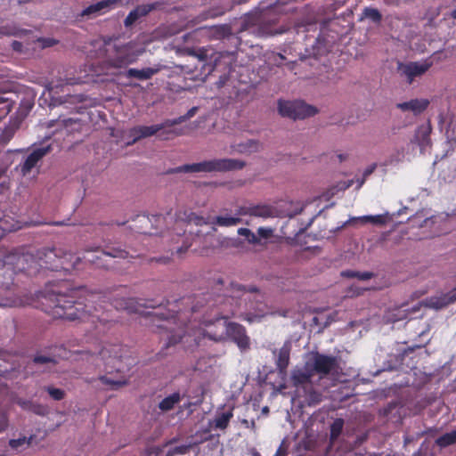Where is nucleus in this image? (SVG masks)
<instances>
[{"label":"nucleus","mask_w":456,"mask_h":456,"mask_svg":"<svg viewBox=\"0 0 456 456\" xmlns=\"http://www.w3.org/2000/svg\"><path fill=\"white\" fill-rule=\"evenodd\" d=\"M33 439V436H29L27 438L26 436L19 437L17 439H11L9 440V445L13 450H19L20 447L24 446L25 444L29 445L31 444V441Z\"/></svg>","instance_id":"obj_40"},{"label":"nucleus","mask_w":456,"mask_h":456,"mask_svg":"<svg viewBox=\"0 0 456 456\" xmlns=\"http://www.w3.org/2000/svg\"><path fill=\"white\" fill-rule=\"evenodd\" d=\"M195 111H196V108H191V109L187 112V114H186V115L180 116V117H178L177 118H182V119H181V121H180V123L184 122L186 119H188V118H191V117L194 115Z\"/></svg>","instance_id":"obj_53"},{"label":"nucleus","mask_w":456,"mask_h":456,"mask_svg":"<svg viewBox=\"0 0 456 456\" xmlns=\"http://www.w3.org/2000/svg\"><path fill=\"white\" fill-rule=\"evenodd\" d=\"M200 304V301L197 300L196 305L191 306V313L197 312L199 310V308L203 307V305H199Z\"/></svg>","instance_id":"obj_58"},{"label":"nucleus","mask_w":456,"mask_h":456,"mask_svg":"<svg viewBox=\"0 0 456 456\" xmlns=\"http://www.w3.org/2000/svg\"><path fill=\"white\" fill-rule=\"evenodd\" d=\"M258 142L254 140H248L246 142L232 146L233 150L239 153H251L257 150Z\"/></svg>","instance_id":"obj_32"},{"label":"nucleus","mask_w":456,"mask_h":456,"mask_svg":"<svg viewBox=\"0 0 456 456\" xmlns=\"http://www.w3.org/2000/svg\"><path fill=\"white\" fill-rule=\"evenodd\" d=\"M456 302V289L441 294L440 296L432 297L426 300V305L430 308L442 309L451 304Z\"/></svg>","instance_id":"obj_23"},{"label":"nucleus","mask_w":456,"mask_h":456,"mask_svg":"<svg viewBox=\"0 0 456 456\" xmlns=\"http://www.w3.org/2000/svg\"><path fill=\"white\" fill-rule=\"evenodd\" d=\"M171 262V257L168 256H162L159 257H152L149 259V263H157L159 265H167Z\"/></svg>","instance_id":"obj_46"},{"label":"nucleus","mask_w":456,"mask_h":456,"mask_svg":"<svg viewBox=\"0 0 456 456\" xmlns=\"http://www.w3.org/2000/svg\"><path fill=\"white\" fill-rule=\"evenodd\" d=\"M33 362L36 364H46V363L55 364L57 362L53 356L40 355V354L34 356Z\"/></svg>","instance_id":"obj_43"},{"label":"nucleus","mask_w":456,"mask_h":456,"mask_svg":"<svg viewBox=\"0 0 456 456\" xmlns=\"http://www.w3.org/2000/svg\"><path fill=\"white\" fill-rule=\"evenodd\" d=\"M342 275L344 277H348V278H357L361 281H367V280H370L371 279L374 274L373 273H370V272H356V271H344L342 272Z\"/></svg>","instance_id":"obj_37"},{"label":"nucleus","mask_w":456,"mask_h":456,"mask_svg":"<svg viewBox=\"0 0 456 456\" xmlns=\"http://www.w3.org/2000/svg\"><path fill=\"white\" fill-rule=\"evenodd\" d=\"M353 221H361L362 224L371 223L373 224L383 225L386 224V217L382 215L377 216H363L360 217L354 218Z\"/></svg>","instance_id":"obj_36"},{"label":"nucleus","mask_w":456,"mask_h":456,"mask_svg":"<svg viewBox=\"0 0 456 456\" xmlns=\"http://www.w3.org/2000/svg\"><path fill=\"white\" fill-rule=\"evenodd\" d=\"M176 221L183 222L187 224H194L196 225H202L211 224L213 225H218L221 227H230L237 225L241 223L240 216L236 213L235 216H217L214 217L211 221L207 220L203 216H198L197 214L191 212V210H179L176 213Z\"/></svg>","instance_id":"obj_11"},{"label":"nucleus","mask_w":456,"mask_h":456,"mask_svg":"<svg viewBox=\"0 0 456 456\" xmlns=\"http://www.w3.org/2000/svg\"><path fill=\"white\" fill-rule=\"evenodd\" d=\"M8 426V419L5 414L0 413V433L4 431Z\"/></svg>","instance_id":"obj_52"},{"label":"nucleus","mask_w":456,"mask_h":456,"mask_svg":"<svg viewBox=\"0 0 456 456\" xmlns=\"http://www.w3.org/2000/svg\"><path fill=\"white\" fill-rule=\"evenodd\" d=\"M192 55L197 58L198 63L195 64L194 69H191L189 65L184 66L187 69L186 72L191 75L192 79L203 80L214 70V66L207 61L208 50L200 48L197 52L193 51Z\"/></svg>","instance_id":"obj_14"},{"label":"nucleus","mask_w":456,"mask_h":456,"mask_svg":"<svg viewBox=\"0 0 456 456\" xmlns=\"http://www.w3.org/2000/svg\"><path fill=\"white\" fill-rule=\"evenodd\" d=\"M297 396L302 398V403L307 406H314L322 401V394L315 389L313 384H308L302 389L297 390Z\"/></svg>","instance_id":"obj_19"},{"label":"nucleus","mask_w":456,"mask_h":456,"mask_svg":"<svg viewBox=\"0 0 456 456\" xmlns=\"http://www.w3.org/2000/svg\"><path fill=\"white\" fill-rule=\"evenodd\" d=\"M79 263L80 258L70 252L61 248H44L37 249L36 253H22L18 257L17 265L20 270L29 273L37 272L39 268L70 273L77 267Z\"/></svg>","instance_id":"obj_3"},{"label":"nucleus","mask_w":456,"mask_h":456,"mask_svg":"<svg viewBox=\"0 0 456 456\" xmlns=\"http://www.w3.org/2000/svg\"><path fill=\"white\" fill-rule=\"evenodd\" d=\"M344 427V420L342 419H336L330 425V440H336L342 433Z\"/></svg>","instance_id":"obj_38"},{"label":"nucleus","mask_w":456,"mask_h":456,"mask_svg":"<svg viewBox=\"0 0 456 456\" xmlns=\"http://www.w3.org/2000/svg\"><path fill=\"white\" fill-rule=\"evenodd\" d=\"M314 372L310 368V362H307L305 364V370H294L291 373V380L293 386L297 387V390L302 389L308 384H312V378L314 376Z\"/></svg>","instance_id":"obj_22"},{"label":"nucleus","mask_w":456,"mask_h":456,"mask_svg":"<svg viewBox=\"0 0 456 456\" xmlns=\"http://www.w3.org/2000/svg\"><path fill=\"white\" fill-rule=\"evenodd\" d=\"M223 284H224L223 281L221 279H218L216 281V289H221V287L223 286Z\"/></svg>","instance_id":"obj_63"},{"label":"nucleus","mask_w":456,"mask_h":456,"mask_svg":"<svg viewBox=\"0 0 456 456\" xmlns=\"http://www.w3.org/2000/svg\"><path fill=\"white\" fill-rule=\"evenodd\" d=\"M206 302L208 308L216 307L218 312L216 314L214 319L204 320L203 335L214 341H223L226 338L228 323L227 320L232 317L224 312V304L216 301L214 305L216 295L212 297L211 294H204L202 298Z\"/></svg>","instance_id":"obj_7"},{"label":"nucleus","mask_w":456,"mask_h":456,"mask_svg":"<svg viewBox=\"0 0 456 456\" xmlns=\"http://www.w3.org/2000/svg\"><path fill=\"white\" fill-rule=\"evenodd\" d=\"M246 162L234 159H214L199 163L185 164L167 171L168 174L176 173H212L241 170Z\"/></svg>","instance_id":"obj_8"},{"label":"nucleus","mask_w":456,"mask_h":456,"mask_svg":"<svg viewBox=\"0 0 456 456\" xmlns=\"http://www.w3.org/2000/svg\"><path fill=\"white\" fill-rule=\"evenodd\" d=\"M182 401V395L179 392H175L170 395L165 397L159 403V408L162 411H168L175 408V406Z\"/></svg>","instance_id":"obj_29"},{"label":"nucleus","mask_w":456,"mask_h":456,"mask_svg":"<svg viewBox=\"0 0 456 456\" xmlns=\"http://www.w3.org/2000/svg\"><path fill=\"white\" fill-rule=\"evenodd\" d=\"M159 5V3H151L147 4L137 5L134 9L129 12L126 19L124 20V26L130 28L138 20L147 16L151 12L156 10Z\"/></svg>","instance_id":"obj_18"},{"label":"nucleus","mask_w":456,"mask_h":456,"mask_svg":"<svg viewBox=\"0 0 456 456\" xmlns=\"http://www.w3.org/2000/svg\"><path fill=\"white\" fill-rule=\"evenodd\" d=\"M310 368L314 374L321 377H326L331 373H337L339 367L338 358L334 355H328L321 353H315L313 355V361L310 362Z\"/></svg>","instance_id":"obj_13"},{"label":"nucleus","mask_w":456,"mask_h":456,"mask_svg":"<svg viewBox=\"0 0 456 456\" xmlns=\"http://www.w3.org/2000/svg\"><path fill=\"white\" fill-rule=\"evenodd\" d=\"M224 13V12H209V17L211 18H215V17H217V16H220Z\"/></svg>","instance_id":"obj_61"},{"label":"nucleus","mask_w":456,"mask_h":456,"mask_svg":"<svg viewBox=\"0 0 456 456\" xmlns=\"http://www.w3.org/2000/svg\"><path fill=\"white\" fill-rule=\"evenodd\" d=\"M273 234V229L270 227H259L256 232V235L260 240L265 239L268 240Z\"/></svg>","instance_id":"obj_44"},{"label":"nucleus","mask_w":456,"mask_h":456,"mask_svg":"<svg viewBox=\"0 0 456 456\" xmlns=\"http://www.w3.org/2000/svg\"><path fill=\"white\" fill-rule=\"evenodd\" d=\"M45 390L48 392L50 396L55 401H61L65 396L64 390H62L61 388L47 387H45Z\"/></svg>","instance_id":"obj_42"},{"label":"nucleus","mask_w":456,"mask_h":456,"mask_svg":"<svg viewBox=\"0 0 456 456\" xmlns=\"http://www.w3.org/2000/svg\"><path fill=\"white\" fill-rule=\"evenodd\" d=\"M216 301L224 304V313L248 323L259 322L268 314L264 296L255 286L247 289L243 285L231 283L223 294L216 295Z\"/></svg>","instance_id":"obj_2"},{"label":"nucleus","mask_w":456,"mask_h":456,"mask_svg":"<svg viewBox=\"0 0 456 456\" xmlns=\"http://www.w3.org/2000/svg\"><path fill=\"white\" fill-rule=\"evenodd\" d=\"M403 156H404L403 149H402L401 151L397 150L396 153L393 154L390 157V163H393L394 161H396V162L401 161L402 159L403 158Z\"/></svg>","instance_id":"obj_50"},{"label":"nucleus","mask_w":456,"mask_h":456,"mask_svg":"<svg viewBox=\"0 0 456 456\" xmlns=\"http://www.w3.org/2000/svg\"><path fill=\"white\" fill-rule=\"evenodd\" d=\"M23 305L22 300L19 299V300H15V301H13V303H12V304H10L9 305H10V306H20V305Z\"/></svg>","instance_id":"obj_59"},{"label":"nucleus","mask_w":456,"mask_h":456,"mask_svg":"<svg viewBox=\"0 0 456 456\" xmlns=\"http://www.w3.org/2000/svg\"><path fill=\"white\" fill-rule=\"evenodd\" d=\"M150 224L151 220L148 216L138 215L133 220V224L130 225V229L139 234H147L151 233L149 231Z\"/></svg>","instance_id":"obj_27"},{"label":"nucleus","mask_w":456,"mask_h":456,"mask_svg":"<svg viewBox=\"0 0 456 456\" xmlns=\"http://www.w3.org/2000/svg\"><path fill=\"white\" fill-rule=\"evenodd\" d=\"M363 15L365 18L371 20L375 23H379L382 20L381 13L376 8H371V7L364 8Z\"/></svg>","instance_id":"obj_39"},{"label":"nucleus","mask_w":456,"mask_h":456,"mask_svg":"<svg viewBox=\"0 0 456 456\" xmlns=\"http://www.w3.org/2000/svg\"><path fill=\"white\" fill-rule=\"evenodd\" d=\"M159 71V68H144L142 69H129L126 71V77L137 78L139 80H147L151 78Z\"/></svg>","instance_id":"obj_28"},{"label":"nucleus","mask_w":456,"mask_h":456,"mask_svg":"<svg viewBox=\"0 0 456 456\" xmlns=\"http://www.w3.org/2000/svg\"><path fill=\"white\" fill-rule=\"evenodd\" d=\"M119 0H102L86 7L77 16L86 19H94L110 12Z\"/></svg>","instance_id":"obj_17"},{"label":"nucleus","mask_w":456,"mask_h":456,"mask_svg":"<svg viewBox=\"0 0 456 456\" xmlns=\"http://www.w3.org/2000/svg\"><path fill=\"white\" fill-rule=\"evenodd\" d=\"M62 126L68 134L78 132L81 130V121L78 118H61V117L57 120H52L49 126Z\"/></svg>","instance_id":"obj_26"},{"label":"nucleus","mask_w":456,"mask_h":456,"mask_svg":"<svg viewBox=\"0 0 456 456\" xmlns=\"http://www.w3.org/2000/svg\"><path fill=\"white\" fill-rule=\"evenodd\" d=\"M178 441V438L177 437H174L172 439H169L167 441H166L164 444H163V447H167L175 443H176Z\"/></svg>","instance_id":"obj_57"},{"label":"nucleus","mask_w":456,"mask_h":456,"mask_svg":"<svg viewBox=\"0 0 456 456\" xmlns=\"http://www.w3.org/2000/svg\"><path fill=\"white\" fill-rule=\"evenodd\" d=\"M2 103H6L4 105V107L3 108V113L8 114L12 109V104L8 102V99H6L3 96H0V104H2Z\"/></svg>","instance_id":"obj_49"},{"label":"nucleus","mask_w":456,"mask_h":456,"mask_svg":"<svg viewBox=\"0 0 456 456\" xmlns=\"http://www.w3.org/2000/svg\"><path fill=\"white\" fill-rule=\"evenodd\" d=\"M165 447L162 446H153V447H151L148 451V453L149 454H154V455H159L162 450L164 449Z\"/></svg>","instance_id":"obj_54"},{"label":"nucleus","mask_w":456,"mask_h":456,"mask_svg":"<svg viewBox=\"0 0 456 456\" xmlns=\"http://www.w3.org/2000/svg\"><path fill=\"white\" fill-rule=\"evenodd\" d=\"M232 417V410L217 414L214 419L215 428H218L221 430L227 428V427L229 426V422Z\"/></svg>","instance_id":"obj_31"},{"label":"nucleus","mask_w":456,"mask_h":456,"mask_svg":"<svg viewBox=\"0 0 456 456\" xmlns=\"http://www.w3.org/2000/svg\"><path fill=\"white\" fill-rule=\"evenodd\" d=\"M14 129L12 127L5 128L3 133L0 134V141L3 143H7L14 135Z\"/></svg>","instance_id":"obj_45"},{"label":"nucleus","mask_w":456,"mask_h":456,"mask_svg":"<svg viewBox=\"0 0 456 456\" xmlns=\"http://www.w3.org/2000/svg\"><path fill=\"white\" fill-rule=\"evenodd\" d=\"M182 118L166 119L164 122L152 126H136L129 129V137L131 141L127 142V145H132L141 139L155 135L160 132L159 136L161 139H168L169 134L180 135V132L175 129L167 130L166 128L172 127L180 124Z\"/></svg>","instance_id":"obj_10"},{"label":"nucleus","mask_w":456,"mask_h":456,"mask_svg":"<svg viewBox=\"0 0 456 456\" xmlns=\"http://www.w3.org/2000/svg\"><path fill=\"white\" fill-rule=\"evenodd\" d=\"M184 298L175 301L174 306L168 309V313L165 314L162 310L154 313V315L159 317L162 323L157 324L159 330H165L167 336V346H175L179 343L186 333V322L183 319L185 313L180 309H175L178 304H183Z\"/></svg>","instance_id":"obj_6"},{"label":"nucleus","mask_w":456,"mask_h":456,"mask_svg":"<svg viewBox=\"0 0 456 456\" xmlns=\"http://www.w3.org/2000/svg\"><path fill=\"white\" fill-rule=\"evenodd\" d=\"M250 453L252 456H261V454L255 448L250 450Z\"/></svg>","instance_id":"obj_64"},{"label":"nucleus","mask_w":456,"mask_h":456,"mask_svg":"<svg viewBox=\"0 0 456 456\" xmlns=\"http://www.w3.org/2000/svg\"><path fill=\"white\" fill-rule=\"evenodd\" d=\"M50 146L40 147L35 149L25 159L23 164L20 166V172L23 175L30 173L33 167H35L39 160L43 159L49 151Z\"/></svg>","instance_id":"obj_20"},{"label":"nucleus","mask_w":456,"mask_h":456,"mask_svg":"<svg viewBox=\"0 0 456 456\" xmlns=\"http://www.w3.org/2000/svg\"><path fill=\"white\" fill-rule=\"evenodd\" d=\"M100 259H101V256H96L95 257L88 259V260L93 262V263H94V264H96V265H100V264L98 263V260H100Z\"/></svg>","instance_id":"obj_62"},{"label":"nucleus","mask_w":456,"mask_h":456,"mask_svg":"<svg viewBox=\"0 0 456 456\" xmlns=\"http://www.w3.org/2000/svg\"><path fill=\"white\" fill-rule=\"evenodd\" d=\"M56 43H57V41H56V40H54V39H52V38H47V39H45V40H44V45H45V46H53V45H54Z\"/></svg>","instance_id":"obj_56"},{"label":"nucleus","mask_w":456,"mask_h":456,"mask_svg":"<svg viewBox=\"0 0 456 456\" xmlns=\"http://www.w3.org/2000/svg\"><path fill=\"white\" fill-rule=\"evenodd\" d=\"M291 345L289 342H285L283 346L278 350L273 351L276 355L275 365L279 374L285 375L290 360Z\"/></svg>","instance_id":"obj_21"},{"label":"nucleus","mask_w":456,"mask_h":456,"mask_svg":"<svg viewBox=\"0 0 456 456\" xmlns=\"http://www.w3.org/2000/svg\"><path fill=\"white\" fill-rule=\"evenodd\" d=\"M429 105L428 99H412L409 102H400L396 107L403 111H411L414 115L422 113Z\"/></svg>","instance_id":"obj_25"},{"label":"nucleus","mask_w":456,"mask_h":456,"mask_svg":"<svg viewBox=\"0 0 456 456\" xmlns=\"http://www.w3.org/2000/svg\"><path fill=\"white\" fill-rule=\"evenodd\" d=\"M144 52L145 46L137 39L123 44L116 43L113 45V53L108 57V63L113 68H126L134 63Z\"/></svg>","instance_id":"obj_9"},{"label":"nucleus","mask_w":456,"mask_h":456,"mask_svg":"<svg viewBox=\"0 0 456 456\" xmlns=\"http://www.w3.org/2000/svg\"><path fill=\"white\" fill-rule=\"evenodd\" d=\"M238 215L267 218L273 216V208L268 205L241 207L238 209Z\"/></svg>","instance_id":"obj_24"},{"label":"nucleus","mask_w":456,"mask_h":456,"mask_svg":"<svg viewBox=\"0 0 456 456\" xmlns=\"http://www.w3.org/2000/svg\"><path fill=\"white\" fill-rule=\"evenodd\" d=\"M278 110L281 116L291 119H305L314 116L318 110L310 104L301 101H281L278 102Z\"/></svg>","instance_id":"obj_12"},{"label":"nucleus","mask_w":456,"mask_h":456,"mask_svg":"<svg viewBox=\"0 0 456 456\" xmlns=\"http://www.w3.org/2000/svg\"><path fill=\"white\" fill-rule=\"evenodd\" d=\"M432 63L424 61L418 62L412 61L406 64H398V72L402 77H404L409 84H411L418 77L425 74L431 67Z\"/></svg>","instance_id":"obj_15"},{"label":"nucleus","mask_w":456,"mask_h":456,"mask_svg":"<svg viewBox=\"0 0 456 456\" xmlns=\"http://www.w3.org/2000/svg\"><path fill=\"white\" fill-rule=\"evenodd\" d=\"M80 289H71L68 293L59 291L46 292L42 296V309L53 319H64L68 321L79 320L81 322H91L94 324L96 330H100L99 324L107 326L110 324V316L107 314L104 316L103 311L109 313V306L114 309L126 310L129 313L138 312V306L154 308L153 300H146L143 304L138 303L134 298L124 297H106L102 301L104 305H99V307L93 306L95 301L92 298H82L80 297ZM101 330H99L100 332Z\"/></svg>","instance_id":"obj_1"},{"label":"nucleus","mask_w":456,"mask_h":456,"mask_svg":"<svg viewBox=\"0 0 456 456\" xmlns=\"http://www.w3.org/2000/svg\"><path fill=\"white\" fill-rule=\"evenodd\" d=\"M238 234L244 236L247 240V241L253 245H264L265 243H262L260 238L254 233L251 230L248 228H240L238 230Z\"/></svg>","instance_id":"obj_34"},{"label":"nucleus","mask_w":456,"mask_h":456,"mask_svg":"<svg viewBox=\"0 0 456 456\" xmlns=\"http://www.w3.org/2000/svg\"><path fill=\"white\" fill-rule=\"evenodd\" d=\"M101 253V256H110V257H118V258H128V257H131L133 258L134 257V255L133 254H130L128 251H126V249H123L121 248H115V247H110V246H106L104 249L101 250L100 251Z\"/></svg>","instance_id":"obj_30"},{"label":"nucleus","mask_w":456,"mask_h":456,"mask_svg":"<svg viewBox=\"0 0 456 456\" xmlns=\"http://www.w3.org/2000/svg\"><path fill=\"white\" fill-rule=\"evenodd\" d=\"M238 234L244 236L247 240V241L253 245H264L265 243H262L260 238L254 233L251 230L248 228H240L238 230Z\"/></svg>","instance_id":"obj_33"},{"label":"nucleus","mask_w":456,"mask_h":456,"mask_svg":"<svg viewBox=\"0 0 456 456\" xmlns=\"http://www.w3.org/2000/svg\"><path fill=\"white\" fill-rule=\"evenodd\" d=\"M200 442H199L200 444ZM198 444V443H194V444H183V445H179V446H175L172 449H170L166 456H174L175 454H181V455H183V454H186L190 449L193 446V445H196Z\"/></svg>","instance_id":"obj_41"},{"label":"nucleus","mask_w":456,"mask_h":456,"mask_svg":"<svg viewBox=\"0 0 456 456\" xmlns=\"http://www.w3.org/2000/svg\"><path fill=\"white\" fill-rule=\"evenodd\" d=\"M124 346L119 344H109L99 351L97 354L89 352H84L83 354L92 358L97 365L98 361L102 362L105 373L98 376L96 379L89 380L90 383L99 381L108 390H118L129 383L127 377L122 366L124 358Z\"/></svg>","instance_id":"obj_4"},{"label":"nucleus","mask_w":456,"mask_h":456,"mask_svg":"<svg viewBox=\"0 0 456 456\" xmlns=\"http://www.w3.org/2000/svg\"><path fill=\"white\" fill-rule=\"evenodd\" d=\"M68 224H69L66 221H58V222L53 223V225H55V226H62V225H68Z\"/></svg>","instance_id":"obj_60"},{"label":"nucleus","mask_w":456,"mask_h":456,"mask_svg":"<svg viewBox=\"0 0 456 456\" xmlns=\"http://www.w3.org/2000/svg\"><path fill=\"white\" fill-rule=\"evenodd\" d=\"M200 30L203 36L207 37L210 40H224L229 39L232 37L235 40L236 46L241 44V39L239 35L244 31H249V33L257 37H268L273 34L270 28L266 26L255 27L248 19L242 20L240 28L236 31H233L232 27L230 24L206 26L200 28Z\"/></svg>","instance_id":"obj_5"},{"label":"nucleus","mask_w":456,"mask_h":456,"mask_svg":"<svg viewBox=\"0 0 456 456\" xmlns=\"http://www.w3.org/2000/svg\"><path fill=\"white\" fill-rule=\"evenodd\" d=\"M376 167H377L376 164H372L371 166L368 167L364 170L363 175H362L363 177H362V181L360 182L359 186H362L363 184L365 179L374 172V170L376 169Z\"/></svg>","instance_id":"obj_48"},{"label":"nucleus","mask_w":456,"mask_h":456,"mask_svg":"<svg viewBox=\"0 0 456 456\" xmlns=\"http://www.w3.org/2000/svg\"><path fill=\"white\" fill-rule=\"evenodd\" d=\"M287 455H288V448H287V446H285L284 443H281L273 456H287Z\"/></svg>","instance_id":"obj_51"},{"label":"nucleus","mask_w":456,"mask_h":456,"mask_svg":"<svg viewBox=\"0 0 456 456\" xmlns=\"http://www.w3.org/2000/svg\"><path fill=\"white\" fill-rule=\"evenodd\" d=\"M456 443V430L445 433L437 438L436 444L441 447H447Z\"/></svg>","instance_id":"obj_35"},{"label":"nucleus","mask_w":456,"mask_h":456,"mask_svg":"<svg viewBox=\"0 0 456 456\" xmlns=\"http://www.w3.org/2000/svg\"><path fill=\"white\" fill-rule=\"evenodd\" d=\"M230 338L240 350L249 348L250 339L244 326L240 323L229 322L226 338Z\"/></svg>","instance_id":"obj_16"},{"label":"nucleus","mask_w":456,"mask_h":456,"mask_svg":"<svg viewBox=\"0 0 456 456\" xmlns=\"http://www.w3.org/2000/svg\"><path fill=\"white\" fill-rule=\"evenodd\" d=\"M19 30L15 27L7 28L3 27L0 28V35L2 36H16Z\"/></svg>","instance_id":"obj_47"},{"label":"nucleus","mask_w":456,"mask_h":456,"mask_svg":"<svg viewBox=\"0 0 456 456\" xmlns=\"http://www.w3.org/2000/svg\"><path fill=\"white\" fill-rule=\"evenodd\" d=\"M12 49H13L14 51H16V52H21V51H22V47H23V45H22V44H21L20 42H19V41H13V42L12 43Z\"/></svg>","instance_id":"obj_55"}]
</instances>
